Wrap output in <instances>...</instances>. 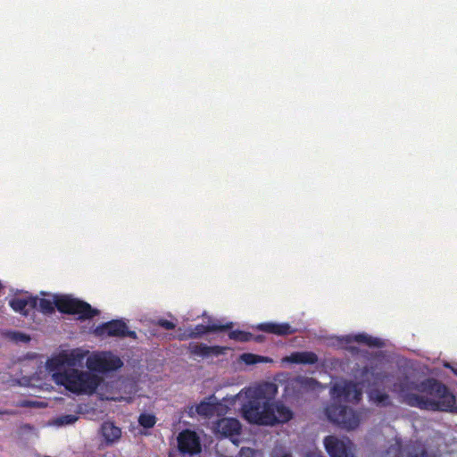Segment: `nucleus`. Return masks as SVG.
Segmentation results:
<instances>
[{
  "label": "nucleus",
  "instance_id": "9d476101",
  "mask_svg": "<svg viewBox=\"0 0 457 457\" xmlns=\"http://www.w3.org/2000/svg\"><path fill=\"white\" fill-rule=\"evenodd\" d=\"M178 448L183 454H196L201 451L200 439L195 431L182 430L178 437Z\"/></svg>",
  "mask_w": 457,
  "mask_h": 457
},
{
  "label": "nucleus",
  "instance_id": "bb28decb",
  "mask_svg": "<svg viewBox=\"0 0 457 457\" xmlns=\"http://www.w3.org/2000/svg\"><path fill=\"white\" fill-rule=\"evenodd\" d=\"M295 383L302 389H313L317 385V381L312 378L299 377L295 379Z\"/></svg>",
  "mask_w": 457,
  "mask_h": 457
},
{
  "label": "nucleus",
  "instance_id": "2eb2a0df",
  "mask_svg": "<svg viewBox=\"0 0 457 457\" xmlns=\"http://www.w3.org/2000/svg\"><path fill=\"white\" fill-rule=\"evenodd\" d=\"M260 331L273 334L276 336H288L295 332L289 323L263 322L256 326Z\"/></svg>",
  "mask_w": 457,
  "mask_h": 457
},
{
  "label": "nucleus",
  "instance_id": "473e14b6",
  "mask_svg": "<svg viewBox=\"0 0 457 457\" xmlns=\"http://www.w3.org/2000/svg\"><path fill=\"white\" fill-rule=\"evenodd\" d=\"M262 338H263L262 336H256V337L253 336V338L252 340H254L256 342H262Z\"/></svg>",
  "mask_w": 457,
  "mask_h": 457
},
{
  "label": "nucleus",
  "instance_id": "cd10ccee",
  "mask_svg": "<svg viewBox=\"0 0 457 457\" xmlns=\"http://www.w3.org/2000/svg\"><path fill=\"white\" fill-rule=\"evenodd\" d=\"M78 420L76 415L68 414L59 418L58 421L61 425H70L74 423Z\"/></svg>",
  "mask_w": 457,
  "mask_h": 457
},
{
  "label": "nucleus",
  "instance_id": "f704fd0d",
  "mask_svg": "<svg viewBox=\"0 0 457 457\" xmlns=\"http://www.w3.org/2000/svg\"><path fill=\"white\" fill-rule=\"evenodd\" d=\"M21 337L22 339L29 340V337H26V336H25V335H23V334H21Z\"/></svg>",
  "mask_w": 457,
  "mask_h": 457
},
{
  "label": "nucleus",
  "instance_id": "a211bd4d",
  "mask_svg": "<svg viewBox=\"0 0 457 457\" xmlns=\"http://www.w3.org/2000/svg\"><path fill=\"white\" fill-rule=\"evenodd\" d=\"M318 356L313 352H294L290 355L284 358V361L295 364H315L318 362Z\"/></svg>",
  "mask_w": 457,
  "mask_h": 457
},
{
  "label": "nucleus",
  "instance_id": "2f4dec72",
  "mask_svg": "<svg viewBox=\"0 0 457 457\" xmlns=\"http://www.w3.org/2000/svg\"><path fill=\"white\" fill-rule=\"evenodd\" d=\"M16 414L15 411L12 410H0V415H14Z\"/></svg>",
  "mask_w": 457,
  "mask_h": 457
},
{
  "label": "nucleus",
  "instance_id": "4be33fe9",
  "mask_svg": "<svg viewBox=\"0 0 457 457\" xmlns=\"http://www.w3.org/2000/svg\"><path fill=\"white\" fill-rule=\"evenodd\" d=\"M215 405L210 402L202 401L200 403H198L195 407L196 412L200 416L204 417H210L212 416L215 411Z\"/></svg>",
  "mask_w": 457,
  "mask_h": 457
},
{
  "label": "nucleus",
  "instance_id": "7ed1b4c3",
  "mask_svg": "<svg viewBox=\"0 0 457 457\" xmlns=\"http://www.w3.org/2000/svg\"><path fill=\"white\" fill-rule=\"evenodd\" d=\"M55 308L62 313L79 315V319L83 320L92 319L100 312L87 302L68 295L57 297L54 302L46 298H37L36 309L41 312L52 314Z\"/></svg>",
  "mask_w": 457,
  "mask_h": 457
},
{
  "label": "nucleus",
  "instance_id": "f03ea898",
  "mask_svg": "<svg viewBox=\"0 0 457 457\" xmlns=\"http://www.w3.org/2000/svg\"><path fill=\"white\" fill-rule=\"evenodd\" d=\"M277 392V386L271 382L242 390L238 394L239 397L244 395L245 399L241 406L242 417L251 424L265 426L270 423V409Z\"/></svg>",
  "mask_w": 457,
  "mask_h": 457
},
{
  "label": "nucleus",
  "instance_id": "9b49d317",
  "mask_svg": "<svg viewBox=\"0 0 457 457\" xmlns=\"http://www.w3.org/2000/svg\"><path fill=\"white\" fill-rule=\"evenodd\" d=\"M242 426L235 418H222L216 423V431L223 437H228L231 442L238 445L239 439L237 437L241 434Z\"/></svg>",
  "mask_w": 457,
  "mask_h": 457
},
{
  "label": "nucleus",
  "instance_id": "412c9836",
  "mask_svg": "<svg viewBox=\"0 0 457 457\" xmlns=\"http://www.w3.org/2000/svg\"><path fill=\"white\" fill-rule=\"evenodd\" d=\"M403 451L407 457H436V455L429 454L426 448L418 443L407 445Z\"/></svg>",
  "mask_w": 457,
  "mask_h": 457
},
{
  "label": "nucleus",
  "instance_id": "4468645a",
  "mask_svg": "<svg viewBox=\"0 0 457 457\" xmlns=\"http://www.w3.org/2000/svg\"><path fill=\"white\" fill-rule=\"evenodd\" d=\"M293 415L291 409L285 404L271 402L269 416L272 420L270 423H266L265 426H274L276 424L288 422L292 420Z\"/></svg>",
  "mask_w": 457,
  "mask_h": 457
},
{
  "label": "nucleus",
  "instance_id": "f257e3e1",
  "mask_svg": "<svg viewBox=\"0 0 457 457\" xmlns=\"http://www.w3.org/2000/svg\"><path fill=\"white\" fill-rule=\"evenodd\" d=\"M421 395L404 393L402 402L424 411L457 412L455 395L442 382L427 378L411 386Z\"/></svg>",
  "mask_w": 457,
  "mask_h": 457
},
{
  "label": "nucleus",
  "instance_id": "aec40b11",
  "mask_svg": "<svg viewBox=\"0 0 457 457\" xmlns=\"http://www.w3.org/2000/svg\"><path fill=\"white\" fill-rule=\"evenodd\" d=\"M347 342H357L361 344H364L370 347H383L384 343L378 337H373L365 333H359L353 336H349L347 338Z\"/></svg>",
  "mask_w": 457,
  "mask_h": 457
},
{
  "label": "nucleus",
  "instance_id": "393cba45",
  "mask_svg": "<svg viewBox=\"0 0 457 457\" xmlns=\"http://www.w3.org/2000/svg\"><path fill=\"white\" fill-rule=\"evenodd\" d=\"M370 398L377 403L382 404L383 406H388L391 404L389 395L379 390H374L370 393Z\"/></svg>",
  "mask_w": 457,
  "mask_h": 457
},
{
  "label": "nucleus",
  "instance_id": "f8f14e48",
  "mask_svg": "<svg viewBox=\"0 0 457 457\" xmlns=\"http://www.w3.org/2000/svg\"><path fill=\"white\" fill-rule=\"evenodd\" d=\"M232 322H228L225 325L213 323L211 325L197 324L194 328L190 329L187 334L179 335V340H187L189 338H199L204 335L210 332H221L226 331L232 328Z\"/></svg>",
  "mask_w": 457,
  "mask_h": 457
},
{
  "label": "nucleus",
  "instance_id": "72a5a7b5",
  "mask_svg": "<svg viewBox=\"0 0 457 457\" xmlns=\"http://www.w3.org/2000/svg\"><path fill=\"white\" fill-rule=\"evenodd\" d=\"M241 452H242V453H245V452H249V453H251V452H252V450H251L250 448H242Z\"/></svg>",
  "mask_w": 457,
  "mask_h": 457
},
{
  "label": "nucleus",
  "instance_id": "0eeeda50",
  "mask_svg": "<svg viewBox=\"0 0 457 457\" xmlns=\"http://www.w3.org/2000/svg\"><path fill=\"white\" fill-rule=\"evenodd\" d=\"M98 337H129L137 339V333L129 330L127 324L121 320H112L98 325L95 329Z\"/></svg>",
  "mask_w": 457,
  "mask_h": 457
},
{
  "label": "nucleus",
  "instance_id": "ddd939ff",
  "mask_svg": "<svg viewBox=\"0 0 457 457\" xmlns=\"http://www.w3.org/2000/svg\"><path fill=\"white\" fill-rule=\"evenodd\" d=\"M187 350L193 356L208 358L210 356H219L224 354L227 347L220 345H207L204 343L190 342Z\"/></svg>",
  "mask_w": 457,
  "mask_h": 457
},
{
  "label": "nucleus",
  "instance_id": "6e6552de",
  "mask_svg": "<svg viewBox=\"0 0 457 457\" xmlns=\"http://www.w3.org/2000/svg\"><path fill=\"white\" fill-rule=\"evenodd\" d=\"M331 394L334 397L354 403H359L362 396V391L359 384L353 381L335 384L331 388Z\"/></svg>",
  "mask_w": 457,
  "mask_h": 457
},
{
  "label": "nucleus",
  "instance_id": "6ab92c4d",
  "mask_svg": "<svg viewBox=\"0 0 457 457\" xmlns=\"http://www.w3.org/2000/svg\"><path fill=\"white\" fill-rule=\"evenodd\" d=\"M101 433L108 445L117 442L121 436V429L111 421L102 424Z\"/></svg>",
  "mask_w": 457,
  "mask_h": 457
},
{
  "label": "nucleus",
  "instance_id": "dca6fc26",
  "mask_svg": "<svg viewBox=\"0 0 457 457\" xmlns=\"http://www.w3.org/2000/svg\"><path fill=\"white\" fill-rule=\"evenodd\" d=\"M77 358L74 353H61L58 356L49 359L46 362L47 368L50 371L61 372L60 370L65 365L75 366L77 363Z\"/></svg>",
  "mask_w": 457,
  "mask_h": 457
},
{
  "label": "nucleus",
  "instance_id": "a878e982",
  "mask_svg": "<svg viewBox=\"0 0 457 457\" xmlns=\"http://www.w3.org/2000/svg\"><path fill=\"white\" fill-rule=\"evenodd\" d=\"M138 423L143 428H151L155 425L156 418L153 414L142 413L138 418Z\"/></svg>",
  "mask_w": 457,
  "mask_h": 457
},
{
  "label": "nucleus",
  "instance_id": "7c9ffc66",
  "mask_svg": "<svg viewBox=\"0 0 457 457\" xmlns=\"http://www.w3.org/2000/svg\"><path fill=\"white\" fill-rule=\"evenodd\" d=\"M305 457H324L320 452L309 451Z\"/></svg>",
  "mask_w": 457,
  "mask_h": 457
},
{
  "label": "nucleus",
  "instance_id": "20e7f679",
  "mask_svg": "<svg viewBox=\"0 0 457 457\" xmlns=\"http://www.w3.org/2000/svg\"><path fill=\"white\" fill-rule=\"evenodd\" d=\"M53 377L57 384L77 394H93L102 381L101 378L96 374L88 371H79L75 369L66 370L63 372H54Z\"/></svg>",
  "mask_w": 457,
  "mask_h": 457
},
{
  "label": "nucleus",
  "instance_id": "b1692460",
  "mask_svg": "<svg viewBox=\"0 0 457 457\" xmlns=\"http://www.w3.org/2000/svg\"><path fill=\"white\" fill-rule=\"evenodd\" d=\"M228 337L237 342H249L253 338V335L247 331L236 329L228 333Z\"/></svg>",
  "mask_w": 457,
  "mask_h": 457
},
{
  "label": "nucleus",
  "instance_id": "423d86ee",
  "mask_svg": "<svg viewBox=\"0 0 457 457\" xmlns=\"http://www.w3.org/2000/svg\"><path fill=\"white\" fill-rule=\"evenodd\" d=\"M123 365L122 361L111 352H103L87 359V366L90 370L107 372L117 370Z\"/></svg>",
  "mask_w": 457,
  "mask_h": 457
},
{
  "label": "nucleus",
  "instance_id": "c756f323",
  "mask_svg": "<svg viewBox=\"0 0 457 457\" xmlns=\"http://www.w3.org/2000/svg\"><path fill=\"white\" fill-rule=\"evenodd\" d=\"M22 407H40L44 404L37 401H23L20 404Z\"/></svg>",
  "mask_w": 457,
  "mask_h": 457
},
{
  "label": "nucleus",
  "instance_id": "c85d7f7f",
  "mask_svg": "<svg viewBox=\"0 0 457 457\" xmlns=\"http://www.w3.org/2000/svg\"><path fill=\"white\" fill-rule=\"evenodd\" d=\"M157 325L167 329V330L174 329L176 327L174 322L165 320V319L158 320Z\"/></svg>",
  "mask_w": 457,
  "mask_h": 457
},
{
  "label": "nucleus",
  "instance_id": "c9c22d12",
  "mask_svg": "<svg viewBox=\"0 0 457 457\" xmlns=\"http://www.w3.org/2000/svg\"><path fill=\"white\" fill-rule=\"evenodd\" d=\"M452 370H453V372L455 375H457V369H453V368H452Z\"/></svg>",
  "mask_w": 457,
  "mask_h": 457
},
{
  "label": "nucleus",
  "instance_id": "5701e85b",
  "mask_svg": "<svg viewBox=\"0 0 457 457\" xmlns=\"http://www.w3.org/2000/svg\"><path fill=\"white\" fill-rule=\"evenodd\" d=\"M240 358L247 365L271 361V360L269 357H264L250 353H243Z\"/></svg>",
  "mask_w": 457,
  "mask_h": 457
},
{
  "label": "nucleus",
  "instance_id": "1a4fd4ad",
  "mask_svg": "<svg viewBox=\"0 0 457 457\" xmlns=\"http://www.w3.org/2000/svg\"><path fill=\"white\" fill-rule=\"evenodd\" d=\"M324 446L330 457H355L349 439L341 440L335 436H328L324 438Z\"/></svg>",
  "mask_w": 457,
  "mask_h": 457
},
{
  "label": "nucleus",
  "instance_id": "e433bc0d",
  "mask_svg": "<svg viewBox=\"0 0 457 457\" xmlns=\"http://www.w3.org/2000/svg\"><path fill=\"white\" fill-rule=\"evenodd\" d=\"M2 288H3V285H2V283L0 282V291L2 290Z\"/></svg>",
  "mask_w": 457,
  "mask_h": 457
},
{
  "label": "nucleus",
  "instance_id": "39448f33",
  "mask_svg": "<svg viewBox=\"0 0 457 457\" xmlns=\"http://www.w3.org/2000/svg\"><path fill=\"white\" fill-rule=\"evenodd\" d=\"M325 412L332 423L348 430L356 428L361 421L358 412L337 403H332L328 405Z\"/></svg>",
  "mask_w": 457,
  "mask_h": 457
},
{
  "label": "nucleus",
  "instance_id": "f3484780",
  "mask_svg": "<svg viewBox=\"0 0 457 457\" xmlns=\"http://www.w3.org/2000/svg\"><path fill=\"white\" fill-rule=\"evenodd\" d=\"M9 305L14 312L27 316L29 312L26 308L29 307L31 310L36 309L37 306V297L29 296L28 298H12L9 301Z\"/></svg>",
  "mask_w": 457,
  "mask_h": 457
}]
</instances>
